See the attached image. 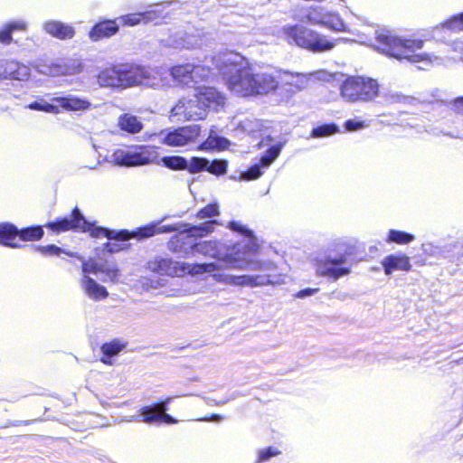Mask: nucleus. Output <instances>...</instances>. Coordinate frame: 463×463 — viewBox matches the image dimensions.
Segmentation results:
<instances>
[{
    "mask_svg": "<svg viewBox=\"0 0 463 463\" xmlns=\"http://www.w3.org/2000/svg\"><path fill=\"white\" fill-rule=\"evenodd\" d=\"M227 228L241 235L243 239L231 244L217 241H196L195 255L202 254L221 260L231 268L261 272L257 275L231 276L230 282L234 285L258 287L281 283V277L272 273L277 270V266L273 262L249 259L250 254L259 250L254 232L234 220L229 222Z\"/></svg>",
    "mask_w": 463,
    "mask_h": 463,
    "instance_id": "nucleus-1",
    "label": "nucleus"
},
{
    "mask_svg": "<svg viewBox=\"0 0 463 463\" xmlns=\"http://www.w3.org/2000/svg\"><path fill=\"white\" fill-rule=\"evenodd\" d=\"M219 72L228 89L241 96L267 94L277 89L279 82L270 73H254L249 61L238 52L218 58Z\"/></svg>",
    "mask_w": 463,
    "mask_h": 463,
    "instance_id": "nucleus-2",
    "label": "nucleus"
},
{
    "mask_svg": "<svg viewBox=\"0 0 463 463\" xmlns=\"http://www.w3.org/2000/svg\"><path fill=\"white\" fill-rule=\"evenodd\" d=\"M98 82L101 87L126 89L140 85L155 89L161 85V79L148 68L121 64L100 71Z\"/></svg>",
    "mask_w": 463,
    "mask_h": 463,
    "instance_id": "nucleus-3",
    "label": "nucleus"
},
{
    "mask_svg": "<svg viewBox=\"0 0 463 463\" xmlns=\"http://www.w3.org/2000/svg\"><path fill=\"white\" fill-rule=\"evenodd\" d=\"M225 103L224 95L213 87H206L192 98H183L171 109V117L178 121L200 120L207 109L218 110Z\"/></svg>",
    "mask_w": 463,
    "mask_h": 463,
    "instance_id": "nucleus-4",
    "label": "nucleus"
},
{
    "mask_svg": "<svg viewBox=\"0 0 463 463\" xmlns=\"http://www.w3.org/2000/svg\"><path fill=\"white\" fill-rule=\"evenodd\" d=\"M375 49L388 57L399 61L406 60L417 63L427 54H416L415 51L423 47L424 42L417 39H407L392 33L385 28L375 31Z\"/></svg>",
    "mask_w": 463,
    "mask_h": 463,
    "instance_id": "nucleus-5",
    "label": "nucleus"
},
{
    "mask_svg": "<svg viewBox=\"0 0 463 463\" xmlns=\"http://www.w3.org/2000/svg\"><path fill=\"white\" fill-rule=\"evenodd\" d=\"M286 41L312 52H325L335 47V43L306 26L295 24L283 27Z\"/></svg>",
    "mask_w": 463,
    "mask_h": 463,
    "instance_id": "nucleus-6",
    "label": "nucleus"
},
{
    "mask_svg": "<svg viewBox=\"0 0 463 463\" xmlns=\"http://www.w3.org/2000/svg\"><path fill=\"white\" fill-rule=\"evenodd\" d=\"M44 227L57 234L67 231L89 232L92 238H102L105 231L97 222L88 221L78 207L73 208L70 215L48 222Z\"/></svg>",
    "mask_w": 463,
    "mask_h": 463,
    "instance_id": "nucleus-7",
    "label": "nucleus"
},
{
    "mask_svg": "<svg viewBox=\"0 0 463 463\" xmlns=\"http://www.w3.org/2000/svg\"><path fill=\"white\" fill-rule=\"evenodd\" d=\"M340 85V93L349 102L370 101L379 95V84L376 80L364 76H345Z\"/></svg>",
    "mask_w": 463,
    "mask_h": 463,
    "instance_id": "nucleus-8",
    "label": "nucleus"
},
{
    "mask_svg": "<svg viewBox=\"0 0 463 463\" xmlns=\"http://www.w3.org/2000/svg\"><path fill=\"white\" fill-rule=\"evenodd\" d=\"M158 154L149 146H137L130 149H116L105 160L122 167H135L157 163Z\"/></svg>",
    "mask_w": 463,
    "mask_h": 463,
    "instance_id": "nucleus-9",
    "label": "nucleus"
},
{
    "mask_svg": "<svg viewBox=\"0 0 463 463\" xmlns=\"http://www.w3.org/2000/svg\"><path fill=\"white\" fill-rule=\"evenodd\" d=\"M166 217H164L163 219L159 221L152 222L148 224L142 225L140 227H137L135 230L129 231L127 229H121V230H112L109 228L105 227L104 235H102V238H107L109 240H119L122 241H128L132 238H136L138 241H143L146 239H148L156 234L159 233H170L174 232L177 230L176 225L174 224H166V225H160L161 222L165 219Z\"/></svg>",
    "mask_w": 463,
    "mask_h": 463,
    "instance_id": "nucleus-10",
    "label": "nucleus"
},
{
    "mask_svg": "<svg viewBox=\"0 0 463 463\" xmlns=\"http://www.w3.org/2000/svg\"><path fill=\"white\" fill-rule=\"evenodd\" d=\"M354 253V246H347L345 251L338 256L331 255L317 260V273L333 281H336L351 272V268L346 266L347 258Z\"/></svg>",
    "mask_w": 463,
    "mask_h": 463,
    "instance_id": "nucleus-11",
    "label": "nucleus"
},
{
    "mask_svg": "<svg viewBox=\"0 0 463 463\" xmlns=\"http://www.w3.org/2000/svg\"><path fill=\"white\" fill-rule=\"evenodd\" d=\"M200 135V126L191 125L166 128L160 132L161 143L169 146H184L194 142Z\"/></svg>",
    "mask_w": 463,
    "mask_h": 463,
    "instance_id": "nucleus-12",
    "label": "nucleus"
},
{
    "mask_svg": "<svg viewBox=\"0 0 463 463\" xmlns=\"http://www.w3.org/2000/svg\"><path fill=\"white\" fill-rule=\"evenodd\" d=\"M29 75V69L14 60L0 61V90H8L13 80H24Z\"/></svg>",
    "mask_w": 463,
    "mask_h": 463,
    "instance_id": "nucleus-13",
    "label": "nucleus"
},
{
    "mask_svg": "<svg viewBox=\"0 0 463 463\" xmlns=\"http://www.w3.org/2000/svg\"><path fill=\"white\" fill-rule=\"evenodd\" d=\"M168 241V249L176 253L179 258L195 256L196 240L185 232L177 231Z\"/></svg>",
    "mask_w": 463,
    "mask_h": 463,
    "instance_id": "nucleus-14",
    "label": "nucleus"
},
{
    "mask_svg": "<svg viewBox=\"0 0 463 463\" xmlns=\"http://www.w3.org/2000/svg\"><path fill=\"white\" fill-rule=\"evenodd\" d=\"M174 400L172 396L164 400L156 402L150 405L143 406L139 409L138 416L132 417V420H137L138 417L142 418V421L147 424H160L161 411H167L168 405ZM131 421V420H129Z\"/></svg>",
    "mask_w": 463,
    "mask_h": 463,
    "instance_id": "nucleus-15",
    "label": "nucleus"
},
{
    "mask_svg": "<svg viewBox=\"0 0 463 463\" xmlns=\"http://www.w3.org/2000/svg\"><path fill=\"white\" fill-rule=\"evenodd\" d=\"M203 71L199 64L185 63L173 66L170 69V74L175 80L188 85L190 82H197V79L202 77Z\"/></svg>",
    "mask_w": 463,
    "mask_h": 463,
    "instance_id": "nucleus-16",
    "label": "nucleus"
},
{
    "mask_svg": "<svg viewBox=\"0 0 463 463\" xmlns=\"http://www.w3.org/2000/svg\"><path fill=\"white\" fill-rule=\"evenodd\" d=\"M119 30V24L116 19H103L96 23L89 32L91 41L97 42L103 38L115 35Z\"/></svg>",
    "mask_w": 463,
    "mask_h": 463,
    "instance_id": "nucleus-17",
    "label": "nucleus"
},
{
    "mask_svg": "<svg viewBox=\"0 0 463 463\" xmlns=\"http://www.w3.org/2000/svg\"><path fill=\"white\" fill-rule=\"evenodd\" d=\"M217 224H219L217 220H205L199 224L179 222L175 225L177 227L176 231L188 232L189 235L197 241L198 238L207 236L213 232Z\"/></svg>",
    "mask_w": 463,
    "mask_h": 463,
    "instance_id": "nucleus-18",
    "label": "nucleus"
},
{
    "mask_svg": "<svg viewBox=\"0 0 463 463\" xmlns=\"http://www.w3.org/2000/svg\"><path fill=\"white\" fill-rule=\"evenodd\" d=\"M384 274L392 275L396 270L409 271L411 269L410 258L405 254H389L382 260Z\"/></svg>",
    "mask_w": 463,
    "mask_h": 463,
    "instance_id": "nucleus-19",
    "label": "nucleus"
},
{
    "mask_svg": "<svg viewBox=\"0 0 463 463\" xmlns=\"http://www.w3.org/2000/svg\"><path fill=\"white\" fill-rule=\"evenodd\" d=\"M43 29L46 33L60 40L71 39L75 35V29L73 26L58 20H49L44 22Z\"/></svg>",
    "mask_w": 463,
    "mask_h": 463,
    "instance_id": "nucleus-20",
    "label": "nucleus"
},
{
    "mask_svg": "<svg viewBox=\"0 0 463 463\" xmlns=\"http://www.w3.org/2000/svg\"><path fill=\"white\" fill-rule=\"evenodd\" d=\"M164 45L175 49H191L197 44V39L194 35L188 34L184 30H176L167 38L162 40Z\"/></svg>",
    "mask_w": 463,
    "mask_h": 463,
    "instance_id": "nucleus-21",
    "label": "nucleus"
},
{
    "mask_svg": "<svg viewBox=\"0 0 463 463\" xmlns=\"http://www.w3.org/2000/svg\"><path fill=\"white\" fill-rule=\"evenodd\" d=\"M16 239H19L18 227L9 222H0V245L11 249L28 247V245L16 242Z\"/></svg>",
    "mask_w": 463,
    "mask_h": 463,
    "instance_id": "nucleus-22",
    "label": "nucleus"
},
{
    "mask_svg": "<svg viewBox=\"0 0 463 463\" xmlns=\"http://www.w3.org/2000/svg\"><path fill=\"white\" fill-rule=\"evenodd\" d=\"M52 100L63 109L71 111L87 110L91 106L88 99L72 94L55 97Z\"/></svg>",
    "mask_w": 463,
    "mask_h": 463,
    "instance_id": "nucleus-23",
    "label": "nucleus"
},
{
    "mask_svg": "<svg viewBox=\"0 0 463 463\" xmlns=\"http://www.w3.org/2000/svg\"><path fill=\"white\" fill-rule=\"evenodd\" d=\"M81 287L85 294L94 300H101L109 296L107 288L89 276H83Z\"/></svg>",
    "mask_w": 463,
    "mask_h": 463,
    "instance_id": "nucleus-24",
    "label": "nucleus"
},
{
    "mask_svg": "<svg viewBox=\"0 0 463 463\" xmlns=\"http://www.w3.org/2000/svg\"><path fill=\"white\" fill-rule=\"evenodd\" d=\"M118 126L120 130L128 134H137L144 128L139 118L129 113H124L118 117Z\"/></svg>",
    "mask_w": 463,
    "mask_h": 463,
    "instance_id": "nucleus-25",
    "label": "nucleus"
},
{
    "mask_svg": "<svg viewBox=\"0 0 463 463\" xmlns=\"http://www.w3.org/2000/svg\"><path fill=\"white\" fill-rule=\"evenodd\" d=\"M445 29L451 32L463 31V12L452 15L439 25L435 26L432 30L433 38L441 40L439 34Z\"/></svg>",
    "mask_w": 463,
    "mask_h": 463,
    "instance_id": "nucleus-26",
    "label": "nucleus"
},
{
    "mask_svg": "<svg viewBox=\"0 0 463 463\" xmlns=\"http://www.w3.org/2000/svg\"><path fill=\"white\" fill-rule=\"evenodd\" d=\"M125 345L118 339L104 343L100 347L102 354L100 361L107 365H112L114 357L125 348Z\"/></svg>",
    "mask_w": 463,
    "mask_h": 463,
    "instance_id": "nucleus-27",
    "label": "nucleus"
},
{
    "mask_svg": "<svg viewBox=\"0 0 463 463\" xmlns=\"http://www.w3.org/2000/svg\"><path fill=\"white\" fill-rule=\"evenodd\" d=\"M149 268L157 273L173 276L176 273L178 262L169 258H155L153 261L148 263Z\"/></svg>",
    "mask_w": 463,
    "mask_h": 463,
    "instance_id": "nucleus-28",
    "label": "nucleus"
},
{
    "mask_svg": "<svg viewBox=\"0 0 463 463\" xmlns=\"http://www.w3.org/2000/svg\"><path fill=\"white\" fill-rule=\"evenodd\" d=\"M172 1H167L151 4L147 6L146 10L140 11V14L143 17V24H149L158 19L165 18V15L164 14V5L166 4L169 6L172 5Z\"/></svg>",
    "mask_w": 463,
    "mask_h": 463,
    "instance_id": "nucleus-29",
    "label": "nucleus"
},
{
    "mask_svg": "<svg viewBox=\"0 0 463 463\" xmlns=\"http://www.w3.org/2000/svg\"><path fill=\"white\" fill-rule=\"evenodd\" d=\"M26 26V23L22 20L12 21L5 24L3 28L0 29V43L9 44L13 41V33L15 31H25Z\"/></svg>",
    "mask_w": 463,
    "mask_h": 463,
    "instance_id": "nucleus-30",
    "label": "nucleus"
},
{
    "mask_svg": "<svg viewBox=\"0 0 463 463\" xmlns=\"http://www.w3.org/2000/svg\"><path fill=\"white\" fill-rule=\"evenodd\" d=\"M27 248H30L31 250H33L34 251H38L44 256H59L61 253H64L70 257H76L78 259H81V257L79 256L78 253L65 250L62 248H61L55 244H48L46 246L32 244V245H28Z\"/></svg>",
    "mask_w": 463,
    "mask_h": 463,
    "instance_id": "nucleus-31",
    "label": "nucleus"
},
{
    "mask_svg": "<svg viewBox=\"0 0 463 463\" xmlns=\"http://www.w3.org/2000/svg\"><path fill=\"white\" fill-rule=\"evenodd\" d=\"M415 240L414 234L396 229L389 230L385 241L388 244L395 243L399 245H407Z\"/></svg>",
    "mask_w": 463,
    "mask_h": 463,
    "instance_id": "nucleus-32",
    "label": "nucleus"
},
{
    "mask_svg": "<svg viewBox=\"0 0 463 463\" xmlns=\"http://www.w3.org/2000/svg\"><path fill=\"white\" fill-rule=\"evenodd\" d=\"M43 225H31L18 228L19 240L22 241H34L41 240L44 235Z\"/></svg>",
    "mask_w": 463,
    "mask_h": 463,
    "instance_id": "nucleus-33",
    "label": "nucleus"
},
{
    "mask_svg": "<svg viewBox=\"0 0 463 463\" xmlns=\"http://www.w3.org/2000/svg\"><path fill=\"white\" fill-rule=\"evenodd\" d=\"M285 141H279L270 145L261 155L260 160L264 165V167H269V165L279 157L281 153Z\"/></svg>",
    "mask_w": 463,
    "mask_h": 463,
    "instance_id": "nucleus-34",
    "label": "nucleus"
},
{
    "mask_svg": "<svg viewBox=\"0 0 463 463\" xmlns=\"http://www.w3.org/2000/svg\"><path fill=\"white\" fill-rule=\"evenodd\" d=\"M322 25L334 32H348L347 25L338 14L327 13Z\"/></svg>",
    "mask_w": 463,
    "mask_h": 463,
    "instance_id": "nucleus-35",
    "label": "nucleus"
},
{
    "mask_svg": "<svg viewBox=\"0 0 463 463\" xmlns=\"http://www.w3.org/2000/svg\"><path fill=\"white\" fill-rule=\"evenodd\" d=\"M157 163L170 170H185V166L187 165V158L181 156H162L160 161Z\"/></svg>",
    "mask_w": 463,
    "mask_h": 463,
    "instance_id": "nucleus-36",
    "label": "nucleus"
},
{
    "mask_svg": "<svg viewBox=\"0 0 463 463\" xmlns=\"http://www.w3.org/2000/svg\"><path fill=\"white\" fill-rule=\"evenodd\" d=\"M338 132L339 127L337 124L334 122L324 123L313 128L310 133V137L313 138H321L332 136Z\"/></svg>",
    "mask_w": 463,
    "mask_h": 463,
    "instance_id": "nucleus-37",
    "label": "nucleus"
},
{
    "mask_svg": "<svg viewBox=\"0 0 463 463\" xmlns=\"http://www.w3.org/2000/svg\"><path fill=\"white\" fill-rule=\"evenodd\" d=\"M267 168L268 167H264L262 162L259 160L258 163L250 165L246 171L241 172L240 174V179L243 181L256 180L263 175L265 169Z\"/></svg>",
    "mask_w": 463,
    "mask_h": 463,
    "instance_id": "nucleus-38",
    "label": "nucleus"
},
{
    "mask_svg": "<svg viewBox=\"0 0 463 463\" xmlns=\"http://www.w3.org/2000/svg\"><path fill=\"white\" fill-rule=\"evenodd\" d=\"M230 141L223 137L209 135L208 138L201 145L204 149H225L229 146Z\"/></svg>",
    "mask_w": 463,
    "mask_h": 463,
    "instance_id": "nucleus-39",
    "label": "nucleus"
},
{
    "mask_svg": "<svg viewBox=\"0 0 463 463\" xmlns=\"http://www.w3.org/2000/svg\"><path fill=\"white\" fill-rule=\"evenodd\" d=\"M208 165V159L205 157L193 156L187 159V165L185 170L190 174H197L203 171H206Z\"/></svg>",
    "mask_w": 463,
    "mask_h": 463,
    "instance_id": "nucleus-40",
    "label": "nucleus"
},
{
    "mask_svg": "<svg viewBox=\"0 0 463 463\" xmlns=\"http://www.w3.org/2000/svg\"><path fill=\"white\" fill-rule=\"evenodd\" d=\"M228 169V161L225 159H208V165L206 168V172L220 176L226 174Z\"/></svg>",
    "mask_w": 463,
    "mask_h": 463,
    "instance_id": "nucleus-41",
    "label": "nucleus"
},
{
    "mask_svg": "<svg viewBox=\"0 0 463 463\" xmlns=\"http://www.w3.org/2000/svg\"><path fill=\"white\" fill-rule=\"evenodd\" d=\"M220 214L219 204L216 202H213L201 208L196 217L199 219L215 220L214 217Z\"/></svg>",
    "mask_w": 463,
    "mask_h": 463,
    "instance_id": "nucleus-42",
    "label": "nucleus"
},
{
    "mask_svg": "<svg viewBox=\"0 0 463 463\" xmlns=\"http://www.w3.org/2000/svg\"><path fill=\"white\" fill-rule=\"evenodd\" d=\"M280 454L281 451L278 448L273 446L266 447L258 450L257 458L254 463H266Z\"/></svg>",
    "mask_w": 463,
    "mask_h": 463,
    "instance_id": "nucleus-43",
    "label": "nucleus"
},
{
    "mask_svg": "<svg viewBox=\"0 0 463 463\" xmlns=\"http://www.w3.org/2000/svg\"><path fill=\"white\" fill-rule=\"evenodd\" d=\"M28 109L35 111H43L47 113L56 114L59 112L58 106L52 103H49L45 100H35L31 102L28 106Z\"/></svg>",
    "mask_w": 463,
    "mask_h": 463,
    "instance_id": "nucleus-44",
    "label": "nucleus"
},
{
    "mask_svg": "<svg viewBox=\"0 0 463 463\" xmlns=\"http://www.w3.org/2000/svg\"><path fill=\"white\" fill-rule=\"evenodd\" d=\"M324 8L321 6L311 7L310 11L307 14V21L311 24H323L324 17L326 15Z\"/></svg>",
    "mask_w": 463,
    "mask_h": 463,
    "instance_id": "nucleus-45",
    "label": "nucleus"
},
{
    "mask_svg": "<svg viewBox=\"0 0 463 463\" xmlns=\"http://www.w3.org/2000/svg\"><path fill=\"white\" fill-rule=\"evenodd\" d=\"M291 79L288 81V84L296 88L298 90H304L308 83V76L304 73H290Z\"/></svg>",
    "mask_w": 463,
    "mask_h": 463,
    "instance_id": "nucleus-46",
    "label": "nucleus"
},
{
    "mask_svg": "<svg viewBox=\"0 0 463 463\" xmlns=\"http://www.w3.org/2000/svg\"><path fill=\"white\" fill-rule=\"evenodd\" d=\"M50 75L52 76H60V75H71L75 74L79 71V70L76 67H70L66 64H54L50 69Z\"/></svg>",
    "mask_w": 463,
    "mask_h": 463,
    "instance_id": "nucleus-47",
    "label": "nucleus"
},
{
    "mask_svg": "<svg viewBox=\"0 0 463 463\" xmlns=\"http://www.w3.org/2000/svg\"><path fill=\"white\" fill-rule=\"evenodd\" d=\"M117 22L119 21L122 24L127 26H135L143 23V17L140 12L134 14H128L116 18Z\"/></svg>",
    "mask_w": 463,
    "mask_h": 463,
    "instance_id": "nucleus-48",
    "label": "nucleus"
},
{
    "mask_svg": "<svg viewBox=\"0 0 463 463\" xmlns=\"http://www.w3.org/2000/svg\"><path fill=\"white\" fill-rule=\"evenodd\" d=\"M259 129V123L256 120L246 118L237 125V130L243 134L251 135Z\"/></svg>",
    "mask_w": 463,
    "mask_h": 463,
    "instance_id": "nucleus-49",
    "label": "nucleus"
},
{
    "mask_svg": "<svg viewBox=\"0 0 463 463\" xmlns=\"http://www.w3.org/2000/svg\"><path fill=\"white\" fill-rule=\"evenodd\" d=\"M120 275L119 269L118 268H108L101 269L99 279L103 282H112L116 283L118 281V277Z\"/></svg>",
    "mask_w": 463,
    "mask_h": 463,
    "instance_id": "nucleus-50",
    "label": "nucleus"
},
{
    "mask_svg": "<svg viewBox=\"0 0 463 463\" xmlns=\"http://www.w3.org/2000/svg\"><path fill=\"white\" fill-rule=\"evenodd\" d=\"M81 270L84 273V276H88V274H99L101 271L102 266L98 263L96 260H90L88 261L83 260L82 258Z\"/></svg>",
    "mask_w": 463,
    "mask_h": 463,
    "instance_id": "nucleus-51",
    "label": "nucleus"
},
{
    "mask_svg": "<svg viewBox=\"0 0 463 463\" xmlns=\"http://www.w3.org/2000/svg\"><path fill=\"white\" fill-rule=\"evenodd\" d=\"M366 127V124L364 120H359L356 118H350L345 121L344 128L348 132L358 131Z\"/></svg>",
    "mask_w": 463,
    "mask_h": 463,
    "instance_id": "nucleus-52",
    "label": "nucleus"
},
{
    "mask_svg": "<svg viewBox=\"0 0 463 463\" xmlns=\"http://www.w3.org/2000/svg\"><path fill=\"white\" fill-rule=\"evenodd\" d=\"M114 241H108L104 243V250L108 252L114 253L124 250L127 247V241L119 240H113Z\"/></svg>",
    "mask_w": 463,
    "mask_h": 463,
    "instance_id": "nucleus-53",
    "label": "nucleus"
},
{
    "mask_svg": "<svg viewBox=\"0 0 463 463\" xmlns=\"http://www.w3.org/2000/svg\"><path fill=\"white\" fill-rule=\"evenodd\" d=\"M422 251L424 254L435 257V258H440V247L439 245H434L433 243L427 242L423 243L422 246Z\"/></svg>",
    "mask_w": 463,
    "mask_h": 463,
    "instance_id": "nucleus-54",
    "label": "nucleus"
},
{
    "mask_svg": "<svg viewBox=\"0 0 463 463\" xmlns=\"http://www.w3.org/2000/svg\"><path fill=\"white\" fill-rule=\"evenodd\" d=\"M196 272L200 273H208L217 270L219 269V264L216 262H204L195 264Z\"/></svg>",
    "mask_w": 463,
    "mask_h": 463,
    "instance_id": "nucleus-55",
    "label": "nucleus"
},
{
    "mask_svg": "<svg viewBox=\"0 0 463 463\" xmlns=\"http://www.w3.org/2000/svg\"><path fill=\"white\" fill-rule=\"evenodd\" d=\"M440 247V258L444 259H451L453 257L452 251L457 247L455 243H448L445 245H441Z\"/></svg>",
    "mask_w": 463,
    "mask_h": 463,
    "instance_id": "nucleus-56",
    "label": "nucleus"
},
{
    "mask_svg": "<svg viewBox=\"0 0 463 463\" xmlns=\"http://www.w3.org/2000/svg\"><path fill=\"white\" fill-rule=\"evenodd\" d=\"M319 291L318 288H306L298 291L294 296L297 298H306L311 297Z\"/></svg>",
    "mask_w": 463,
    "mask_h": 463,
    "instance_id": "nucleus-57",
    "label": "nucleus"
},
{
    "mask_svg": "<svg viewBox=\"0 0 463 463\" xmlns=\"http://www.w3.org/2000/svg\"><path fill=\"white\" fill-rule=\"evenodd\" d=\"M161 418H160V423H166V424H175L177 423V420L174 418L172 415L168 414L166 411H161Z\"/></svg>",
    "mask_w": 463,
    "mask_h": 463,
    "instance_id": "nucleus-58",
    "label": "nucleus"
},
{
    "mask_svg": "<svg viewBox=\"0 0 463 463\" xmlns=\"http://www.w3.org/2000/svg\"><path fill=\"white\" fill-rule=\"evenodd\" d=\"M223 420V416L221 414L213 413L210 417H203L198 419L200 421H215V422H221Z\"/></svg>",
    "mask_w": 463,
    "mask_h": 463,
    "instance_id": "nucleus-59",
    "label": "nucleus"
},
{
    "mask_svg": "<svg viewBox=\"0 0 463 463\" xmlns=\"http://www.w3.org/2000/svg\"><path fill=\"white\" fill-rule=\"evenodd\" d=\"M37 420H12L8 422L7 426L30 425L31 423L35 422Z\"/></svg>",
    "mask_w": 463,
    "mask_h": 463,
    "instance_id": "nucleus-60",
    "label": "nucleus"
},
{
    "mask_svg": "<svg viewBox=\"0 0 463 463\" xmlns=\"http://www.w3.org/2000/svg\"><path fill=\"white\" fill-rule=\"evenodd\" d=\"M454 106H456L458 109L463 108V96H459L456 98L453 101Z\"/></svg>",
    "mask_w": 463,
    "mask_h": 463,
    "instance_id": "nucleus-61",
    "label": "nucleus"
},
{
    "mask_svg": "<svg viewBox=\"0 0 463 463\" xmlns=\"http://www.w3.org/2000/svg\"><path fill=\"white\" fill-rule=\"evenodd\" d=\"M347 297H348V295L346 293H343V292H338V293H336V296H335V298L340 300H345Z\"/></svg>",
    "mask_w": 463,
    "mask_h": 463,
    "instance_id": "nucleus-62",
    "label": "nucleus"
},
{
    "mask_svg": "<svg viewBox=\"0 0 463 463\" xmlns=\"http://www.w3.org/2000/svg\"><path fill=\"white\" fill-rule=\"evenodd\" d=\"M99 164V162H98L97 165H93V166H89L90 169H96L97 168V165Z\"/></svg>",
    "mask_w": 463,
    "mask_h": 463,
    "instance_id": "nucleus-63",
    "label": "nucleus"
},
{
    "mask_svg": "<svg viewBox=\"0 0 463 463\" xmlns=\"http://www.w3.org/2000/svg\"><path fill=\"white\" fill-rule=\"evenodd\" d=\"M268 139L270 140V141L273 140V138L270 136H268Z\"/></svg>",
    "mask_w": 463,
    "mask_h": 463,
    "instance_id": "nucleus-64",
    "label": "nucleus"
}]
</instances>
